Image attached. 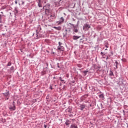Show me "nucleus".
I'll use <instances>...</instances> for the list:
<instances>
[{
    "label": "nucleus",
    "instance_id": "obj_24",
    "mask_svg": "<svg viewBox=\"0 0 128 128\" xmlns=\"http://www.w3.org/2000/svg\"><path fill=\"white\" fill-rule=\"evenodd\" d=\"M12 66V62H8V64H7V66Z\"/></svg>",
    "mask_w": 128,
    "mask_h": 128
},
{
    "label": "nucleus",
    "instance_id": "obj_15",
    "mask_svg": "<svg viewBox=\"0 0 128 128\" xmlns=\"http://www.w3.org/2000/svg\"><path fill=\"white\" fill-rule=\"evenodd\" d=\"M86 108V106L84 104H82L80 106V110H84V109Z\"/></svg>",
    "mask_w": 128,
    "mask_h": 128
},
{
    "label": "nucleus",
    "instance_id": "obj_40",
    "mask_svg": "<svg viewBox=\"0 0 128 128\" xmlns=\"http://www.w3.org/2000/svg\"><path fill=\"white\" fill-rule=\"evenodd\" d=\"M54 54V52L51 53V54Z\"/></svg>",
    "mask_w": 128,
    "mask_h": 128
},
{
    "label": "nucleus",
    "instance_id": "obj_2",
    "mask_svg": "<svg viewBox=\"0 0 128 128\" xmlns=\"http://www.w3.org/2000/svg\"><path fill=\"white\" fill-rule=\"evenodd\" d=\"M64 22V17H61L60 20L56 22V24H62Z\"/></svg>",
    "mask_w": 128,
    "mask_h": 128
},
{
    "label": "nucleus",
    "instance_id": "obj_28",
    "mask_svg": "<svg viewBox=\"0 0 128 128\" xmlns=\"http://www.w3.org/2000/svg\"><path fill=\"white\" fill-rule=\"evenodd\" d=\"M48 126L46 124H44V128H46Z\"/></svg>",
    "mask_w": 128,
    "mask_h": 128
},
{
    "label": "nucleus",
    "instance_id": "obj_4",
    "mask_svg": "<svg viewBox=\"0 0 128 128\" xmlns=\"http://www.w3.org/2000/svg\"><path fill=\"white\" fill-rule=\"evenodd\" d=\"M90 28V25L88 24H84L83 26L84 30V28H86V30H88V28Z\"/></svg>",
    "mask_w": 128,
    "mask_h": 128
},
{
    "label": "nucleus",
    "instance_id": "obj_52",
    "mask_svg": "<svg viewBox=\"0 0 128 128\" xmlns=\"http://www.w3.org/2000/svg\"><path fill=\"white\" fill-rule=\"evenodd\" d=\"M66 34H67V33L66 32Z\"/></svg>",
    "mask_w": 128,
    "mask_h": 128
},
{
    "label": "nucleus",
    "instance_id": "obj_10",
    "mask_svg": "<svg viewBox=\"0 0 128 128\" xmlns=\"http://www.w3.org/2000/svg\"><path fill=\"white\" fill-rule=\"evenodd\" d=\"M100 98H102V100H104V93H102L100 95H99Z\"/></svg>",
    "mask_w": 128,
    "mask_h": 128
},
{
    "label": "nucleus",
    "instance_id": "obj_27",
    "mask_svg": "<svg viewBox=\"0 0 128 128\" xmlns=\"http://www.w3.org/2000/svg\"><path fill=\"white\" fill-rule=\"evenodd\" d=\"M110 58V57H108V55L106 58V60H108V58Z\"/></svg>",
    "mask_w": 128,
    "mask_h": 128
},
{
    "label": "nucleus",
    "instance_id": "obj_23",
    "mask_svg": "<svg viewBox=\"0 0 128 128\" xmlns=\"http://www.w3.org/2000/svg\"><path fill=\"white\" fill-rule=\"evenodd\" d=\"M121 60H122V62H126V58H122Z\"/></svg>",
    "mask_w": 128,
    "mask_h": 128
},
{
    "label": "nucleus",
    "instance_id": "obj_20",
    "mask_svg": "<svg viewBox=\"0 0 128 128\" xmlns=\"http://www.w3.org/2000/svg\"><path fill=\"white\" fill-rule=\"evenodd\" d=\"M14 66H12L10 68V70H11V72H14Z\"/></svg>",
    "mask_w": 128,
    "mask_h": 128
},
{
    "label": "nucleus",
    "instance_id": "obj_22",
    "mask_svg": "<svg viewBox=\"0 0 128 128\" xmlns=\"http://www.w3.org/2000/svg\"><path fill=\"white\" fill-rule=\"evenodd\" d=\"M88 72V70H84V76H86V74Z\"/></svg>",
    "mask_w": 128,
    "mask_h": 128
},
{
    "label": "nucleus",
    "instance_id": "obj_50",
    "mask_svg": "<svg viewBox=\"0 0 128 128\" xmlns=\"http://www.w3.org/2000/svg\"><path fill=\"white\" fill-rule=\"evenodd\" d=\"M73 20H74V18H73Z\"/></svg>",
    "mask_w": 128,
    "mask_h": 128
},
{
    "label": "nucleus",
    "instance_id": "obj_41",
    "mask_svg": "<svg viewBox=\"0 0 128 128\" xmlns=\"http://www.w3.org/2000/svg\"><path fill=\"white\" fill-rule=\"evenodd\" d=\"M119 80H122V78H119Z\"/></svg>",
    "mask_w": 128,
    "mask_h": 128
},
{
    "label": "nucleus",
    "instance_id": "obj_9",
    "mask_svg": "<svg viewBox=\"0 0 128 128\" xmlns=\"http://www.w3.org/2000/svg\"><path fill=\"white\" fill-rule=\"evenodd\" d=\"M58 50H60V52H64V46L58 47Z\"/></svg>",
    "mask_w": 128,
    "mask_h": 128
},
{
    "label": "nucleus",
    "instance_id": "obj_30",
    "mask_svg": "<svg viewBox=\"0 0 128 128\" xmlns=\"http://www.w3.org/2000/svg\"><path fill=\"white\" fill-rule=\"evenodd\" d=\"M74 82H76V81H74V80H72V84H74Z\"/></svg>",
    "mask_w": 128,
    "mask_h": 128
},
{
    "label": "nucleus",
    "instance_id": "obj_26",
    "mask_svg": "<svg viewBox=\"0 0 128 128\" xmlns=\"http://www.w3.org/2000/svg\"><path fill=\"white\" fill-rule=\"evenodd\" d=\"M60 80L61 82H64V80L62 79V78H60Z\"/></svg>",
    "mask_w": 128,
    "mask_h": 128
},
{
    "label": "nucleus",
    "instance_id": "obj_11",
    "mask_svg": "<svg viewBox=\"0 0 128 128\" xmlns=\"http://www.w3.org/2000/svg\"><path fill=\"white\" fill-rule=\"evenodd\" d=\"M54 28L55 30H62V26H58V27L56 26H54L53 27Z\"/></svg>",
    "mask_w": 128,
    "mask_h": 128
},
{
    "label": "nucleus",
    "instance_id": "obj_7",
    "mask_svg": "<svg viewBox=\"0 0 128 128\" xmlns=\"http://www.w3.org/2000/svg\"><path fill=\"white\" fill-rule=\"evenodd\" d=\"M74 28L72 30V31L74 32L72 33V34H76L74 32H78V28H76V26H74Z\"/></svg>",
    "mask_w": 128,
    "mask_h": 128
},
{
    "label": "nucleus",
    "instance_id": "obj_31",
    "mask_svg": "<svg viewBox=\"0 0 128 128\" xmlns=\"http://www.w3.org/2000/svg\"><path fill=\"white\" fill-rule=\"evenodd\" d=\"M15 4H18V1H16H16H15Z\"/></svg>",
    "mask_w": 128,
    "mask_h": 128
},
{
    "label": "nucleus",
    "instance_id": "obj_3",
    "mask_svg": "<svg viewBox=\"0 0 128 128\" xmlns=\"http://www.w3.org/2000/svg\"><path fill=\"white\" fill-rule=\"evenodd\" d=\"M8 108L10 110H16V106H14V104H12L11 106H8Z\"/></svg>",
    "mask_w": 128,
    "mask_h": 128
},
{
    "label": "nucleus",
    "instance_id": "obj_5",
    "mask_svg": "<svg viewBox=\"0 0 128 128\" xmlns=\"http://www.w3.org/2000/svg\"><path fill=\"white\" fill-rule=\"evenodd\" d=\"M66 26H67V28H74V24H72L70 22H68L66 24Z\"/></svg>",
    "mask_w": 128,
    "mask_h": 128
},
{
    "label": "nucleus",
    "instance_id": "obj_36",
    "mask_svg": "<svg viewBox=\"0 0 128 128\" xmlns=\"http://www.w3.org/2000/svg\"><path fill=\"white\" fill-rule=\"evenodd\" d=\"M38 34H36V40L38 39Z\"/></svg>",
    "mask_w": 128,
    "mask_h": 128
},
{
    "label": "nucleus",
    "instance_id": "obj_45",
    "mask_svg": "<svg viewBox=\"0 0 128 128\" xmlns=\"http://www.w3.org/2000/svg\"><path fill=\"white\" fill-rule=\"evenodd\" d=\"M105 50H108V49L107 48L105 49Z\"/></svg>",
    "mask_w": 128,
    "mask_h": 128
},
{
    "label": "nucleus",
    "instance_id": "obj_38",
    "mask_svg": "<svg viewBox=\"0 0 128 128\" xmlns=\"http://www.w3.org/2000/svg\"><path fill=\"white\" fill-rule=\"evenodd\" d=\"M50 90H52V86H50Z\"/></svg>",
    "mask_w": 128,
    "mask_h": 128
},
{
    "label": "nucleus",
    "instance_id": "obj_12",
    "mask_svg": "<svg viewBox=\"0 0 128 128\" xmlns=\"http://www.w3.org/2000/svg\"><path fill=\"white\" fill-rule=\"evenodd\" d=\"M42 2V0H38V6L39 8H42V4L40 2Z\"/></svg>",
    "mask_w": 128,
    "mask_h": 128
},
{
    "label": "nucleus",
    "instance_id": "obj_17",
    "mask_svg": "<svg viewBox=\"0 0 128 128\" xmlns=\"http://www.w3.org/2000/svg\"><path fill=\"white\" fill-rule=\"evenodd\" d=\"M64 44H62V42H58V48H60V46H64Z\"/></svg>",
    "mask_w": 128,
    "mask_h": 128
},
{
    "label": "nucleus",
    "instance_id": "obj_14",
    "mask_svg": "<svg viewBox=\"0 0 128 128\" xmlns=\"http://www.w3.org/2000/svg\"><path fill=\"white\" fill-rule=\"evenodd\" d=\"M70 128H78V125L76 124H72Z\"/></svg>",
    "mask_w": 128,
    "mask_h": 128
},
{
    "label": "nucleus",
    "instance_id": "obj_37",
    "mask_svg": "<svg viewBox=\"0 0 128 128\" xmlns=\"http://www.w3.org/2000/svg\"><path fill=\"white\" fill-rule=\"evenodd\" d=\"M100 106H101V108H102V104L100 103Z\"/></svg>",
    "mask_w": 128,
    "mask_h": 128
},
{
    "label": "nucleus",
    "instance_id": "obj_46",
    "mask_svg": "<svg viewBox=\"0 0 128 128\" xmlns=\"http://www.w3.org/2000/svg\"><path fill=\"white\" fill-rule=\"evenodd\" d=\"M78 68H80V66H78Z\"/></svg>",
    "mask_w": 128,
    "mask_h": 128
},
{
    "label": "nucleus",
    "instance_id": "obj_34",
    "mask_svg": "<svg viewBox=\"0 0 128 128\" xmlns=\"http://www.w3.org/2000/svg\"><path fill=\"white\" fill-rule=\"evenodd\" d=\"M69 116H70V117H72V116H73V115H72V114H70L69 115Z\"/></svg>",
    "mask_w": 128,
    "mask_h": 128
},
{
    "label": "nucleus",
    "instance_id": "obj_6",
    "mask_svg": "<svg viewBox=\"0 0 128 128\" xmlns=\"http://www.w3.org/2000/svg\"><path fill=\"white\" fill-rule=\"evenodd\" d=\"M81 38L80 36L74 35L72 36V40H78V38Z\"/></svg>",
    "mask_w": 128,
    "mask_h": 128
},
{
    "label": "nucleus",
    "instance_id": "obj_13",
    "mask_svg": "<svg viewBox=\"0 0 128 128\" xmlns=\"http://www.w3.org/2000/svg\"><path fill=\"white\" fill-rule=\"evenodd\" d=\"M108 57H110V58L112 56H114V52H112V51L108 53Z\"/></svg>",
    "mask_w": 128,
    "mask_h": 128
},
{
    "label": "nucleus",
    "instance_id": "obj_47",
    "mask_svg": "<svg viewBox=\"0 0 128 128\" xmlns=\"http://www.w3.org/2000/svg\"><path fill=\"white\" fill-rule=\"evenodd\" d=\"M100 94H102V92H100Z\"/></svg>",
    "mask_w": 128,
    "mask_h": 128
},
{
    "label": "nucleus",
    "instance_id": "obj_44",
    "mask_svg": "<svg viewBox=\"0 0 128 128\" xmlns=\"http://www.w3.org/2000/svg\"><path fill=\"white\" fill-rule=\"evenodd\" d=\"M80 40H82V38L80 39Z\"/></svg>",
    "mask_w": 128,
    "mask_h": 128
},
{
    "label": "nucleus",
    "instance_id": "obj_51",
    "mask_svg": "<svg viewBox=\"0 0 128 128\" xmlns=\"http://www.w3.org/2000/svg\"><path fill=\"white\" fill-rule=\"evenodd\" d=\"M18 4H19V6H20V3Z\"/></svg>",
    "mask_w": 128,
    "mask_h": 128
},
{
    "label": "nucleus",
    "instance_id": "obj_32",
    "mask_svg": "<svg viewBox=\"0 0 128 128\" xmlns=\"http://www.w3.org/2000/svg\"><path fill=\"white\" fill-rule=\"evenodd\" d=\"M22 5L24 4V2L22 1Z\"/></svg>",
    "mask_w": 128,
    "mask_h": 128
},
{
    "label": "nucleus",
    "instance_id": "obj_35",
    "mask_svg": "<svg viewBox=\"0 0 128 128\" xmlns=\"http://www.w3.org/2000/svg\"><path fill=\"white\" fill-rule=\"evenodd\" d=\"M74 120H76V119H74V118H73V119L72 120V122H74Z\"/></svg>",
    "mask_w": 128,
    "mask_h": 128
},
{
    "label": "nucleus",
    "instance_id": "obj_29",
    "mask_svg": "<svg viewBox=\"0 0 128 128\" xmlns=\"http://www.w3.org/2000/svg\"><path fill=\"white\" fill-rule=\"evenodd\" d=\"M97 68H100V66H97Z\"/></svg>",
    "mask_w": 128,
    "mask_h": 128
},
{
    "label": "nucleus",
    "instance_id": "obj_19",
    "mask_svg": "<svg viewBox=\"0 0 128 128\" xmlns=\"http://www.w3.org/2000/svg\"><path fill=\"white\" fill-rule=\"evenodd\" d=\"M109 76H114V72H112V70H110V72L109 74Z\"/></svg>",
    "mask_w": 128,
    "mask_h": 128
},
{
    "label": "nucleus",
    "instance_id": "obj_43",
    "mask_svg": "<svg viewBox=\"0 0 128 128\" xmlns=\"http://www.w3.org/2000/svg\"><path fill=\"white\" fill-rule=\"evenodd\" d=\"M66 30V32H68V30Z\"/></svg>",
    "mask_w": 128,
    "mask_h": 128
},
{
    "label": "nucleus",
    "instance_id": "obj_48",
    "mask_svg": "<svg viewBox=\"0 0 128 128\" xmlns=\"http://www.w3.org/2000/svg\"><path fill=\"white\" fill-rule=\"evenodd\" d=\"M16 12H18V10H16Z\"/></svg>",
    "mask_w": 128,
    "mask_h": 128
},
{
    "label": "nucleus",
    "instance_id": "obj_8",
    "mask_svg": "<svg viewBox=\"0 0 128 128\" xmlns=\"http://www.w3.org/2000/svg\"><path fill=\"white\" fill-rule=\"evenodd\" d=\"M70 122H72L70 120H67L66 121L65 124L66 126L68 127L70 126Z\"/></svg>",
    "mask_w": 128,
    "mask_h": 128
},
{
    "label": "nucleus",
    "instance_id": "obj_39",
    "mask_svg": "<svg viewBox=\"0 0 128 128\" xmlns=\"http://www.w3.org/2000/svg\"><path fill=\"white\" fill-rule=\"evenodd\" d=\"M106 48H108V46L107 45L105 46Z\"/></svg>",
    "mask_w": 128,
    "mask_h": 128
},
{
    "label": "nucleus",
    "instance_id": "obj_21",
    "mask_svg": "<svg viewBox=\"0 0 128 128\" xmlns=\"http://www.w3.org/2000/svg\"><path fill=\"white\" fill-rule=\"evenodd\" d=\"M72 108H68V112H70V114H72Z\"/></svg>",
    "mask_w": 128,
    "mask_h": 128
},
{
    "label": "nucleus",
    "instance_id": "obj_25",
    "mask_svg": "<svg viewBox=\"0 0 128 128\" xmlns=\"http://www.w3.org/2000/svg\"><path fill=\"white\" fill-rule=\"evenodd\" d=\"M2 15L1 14H0V24H2Z\"/></svg>",
    "mask_w": 128,
    "mask_h": 128
},
{
    "label": "nucleus",
    "instance_id": "obj_16",
    "mask_svg": "<svg viewBox=\"0 0 128 128\" xmlns=\"http://www.w3.org/2000/svg\"><path fill=\"white\" fill-rule=\"evenodd\" d=\"M100 56H102V58H106L104 56H106V52H100Z\"/></svg>",
    "mask_w": 128,
    "mask_h": 128
},
{
    "label": "nucleus",
    "instance_id": "obj_33",
    "mask_svg": "<svg viewBox=\"0 0 128 128\" xmlns=\"http://www.w3.org/2000/svg\"><path fill=\"white\" fill-rule=\"evenodd\" d=\"M58 68H60V66H58Z\"/></svg>",
    "mask_w": 128,
    "mask_h": 128
},
{
    "label": "nucleus",
    "instance_id": "obj_42",
    "mask_svg": "<svg viewBox=\"0 0 128 128\" xmlns=\"http://www.w3.org/2000/svg\"><path fill=\"white\" fill-rule=\"evenodd\" d=\"M122 112H124V110H122Z\"/></svg>",
    "mask_w": 128,
    "mask_h": 128
},
{
    "label": "nucleus",
    "instance_id": "obj_18",
    "mask_svg": "<svg viewBox=\"0 0 128 128\" xmlns=\"http://www.w3.org/2000/svg\"><path fill=\"white\" fill-rule=\"evenodd\" d=\"M114 66H116V68H118V61H116L115 63L114 64Z\"/></svg>",
    "mask_w": 128,
    "mask_h": 128
},
{
    "label": "nucleus",
    "instance_id": "obj_49",
    "mask_svg": "<svg viewBox=\"0 0 128 128\" xmlns=\"http://www.w3.org/2000/svg\"><path fill=\"white\" fill-rule=\"evenodd\" d=\"M1 14H3V12H1Z\"/></svg>",
    "mask_w": 128,
    "mask_h": 128
},
{
    "label": "nucleus",
    "instance_id": "obj_1",
    "mask_svg": "<svg viewBox=\"0 0 128 128\" xmlns=\"http://www.w3.org/2000/svg\"><path fill=\"white\" fill-rule=\"evenodd\" d=\"M4 96L6 98V100H8L10 98V91L6 90V92L3 93Z\"/></svg>",
    "mask_w": 128,
    "mask_h": 128
}]
</instances>
